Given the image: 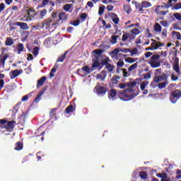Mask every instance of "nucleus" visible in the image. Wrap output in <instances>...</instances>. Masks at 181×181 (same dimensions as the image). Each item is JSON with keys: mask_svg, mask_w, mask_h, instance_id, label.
Returning <instances> with one entry per match:
<instances>
[{"mask_svg": "<svg viewBox=\"0 0 181 181\" xmlns=\"http://www.w3.org/2000/svg\"><path fill=\"white\" fill-rule=\"evenodd\" d=\"M139 94V89L134 86L119 93V97L122 101H130Z\"/></svg>", "mask_w": 181, "mask_h": 181, "instance_id": "obj_1", "label": "nucleus"}, {"mask_svg": "<svg viewBox=\"0 0 181 181\" xmlns=\"http://www.w3.org/2000/svg\"><path fill=\"white\" fill-rule=\"evenodd\" d=\"M166 56H168L166 52L161 51L160 52H158L151 56V59L148 61V64H150L152 69H158V67H160V61H159V59L160 57H166Z\"/></svg>", "mask_w": 181, "mask_h": 181, "instance_id": "obj_2", "label": "nucleus"}, {"mask_svg": "<svg viewBox=\"0 0 181 181\" xmlns=\"http://www.w3.org/2000/svg\"><path fill=\"white\" fill-rule=\"evenodd\" d=\"M0 128L1 129H6L7 132H12L13 128H15V122H8L6 120L0 119Z\"/></svg>", "mask_w": 181, "mask_h": 181, "instance_id": "obj_3", "label": "nucleus"}, {"mask_svg": "<svg viewBox=\"0 0 181 181\" xmlns=\"http://www.w3.org/2000/svg\"><path fill=\"white\" fill-rule=\"evenodd\" d=\"M59 23V21H54L51 18H47L44 21L43 23L39 24V28H45V29H53V26H56Z\"/></svg>", "mask_w": 181, "mask_h": 181, "instance_id": "obj_4", "label": "nucleus"}, {"mask_svg": "<svg viewBox=\"0 0 181 181\" xmlns=\"http://www.w3.org/2000/svg\"><path fill=\"white\" fill-rule=\"evenodd\" d=\"M126 29H131L130 33L135 37L136 36V35H139V33H141V27H139V23H135L127 26Z\"/></svg>", "mask_w": 181, "mask_h": 181, "instance_id": "obj_5", "label": "nucleus"}, {"mask_svg": "<svg viewBox=\"0 0 181 181\" xmlns=\"http://www.w3.org/2000/svg\"><path fill=\"white\" fill-rule=\"evenodd\" d=\"M134 39H135V35H132L131 33L124 34L122 37V40L124 43H127V45L131 43Z\"/></svg>", "mask_w": 181, "mask_h": 181, "instance_id": "obj_6", "label": "nucleus"}, {"mask_svg": "<svg viewBox=\"0 0 181 181\" xmlns=\"http://www.w3.org/2000/svg\"><path fill=\"white\" fill-rule=\"evenodd\" d=\"M110 54L113 60H119V58L124 56V54L119 53V48L115 49Z\"/></svg>", "mask_w": 181, "mask_h": 181, "instance_id": "obj_7", "label": "nucleus"}, {"mask_svg": "<svg viewBox=\"0 0 181 181\" xmlns=\"http://www.w3.org/2000/svg\"><path fill=\"white\" fill-rule=\"evenodd\" d=\"M77 71L79 76H84V74H83V71H84L86 75L90 74V73L93 72V69L89 68L88 66H85L82 67L81 69H78Z\"/></svg>", "mask_w": 181, "mask_h": 181, "instance_id": "obj_8", "label": "nucleus"}, {"mask_svg": "<svg viewBox=\"0 0 181 181\" xmlns=\"http://www.w3.org/2000/svg\"><path fill=\"white\" fill-rule=\"evenodd\" d=\"M169 77L166 74H163L160 76H156L153 78L154 83H160V81H168Z\"/></svg>", "mask_w": 181, "mask_h": 181, "instance_id": "obj_9", "label": "nucleus"}, {"mask_svg": "<svg viewBox=\"0 0 181 181\" xmlns=\"http://www.w3.org/2000/svg\"><path fill=\"white\" fill-rule=\"evenodd\" d=\"M151 42H152L151 43V46L153 50H158L159 47H162V46H163V44H162V42H158L156 40L151 39Z\"/></svg>", "mask_w": 181, "mask_h": 181, "instance_id": "obj_10", "label": "nucleus"}, {"mask_svg": "<svg viewBox=\"0 0 181 181\" xmlns=\"http://www.w3.org/2000/svg\"><path fill=\"white\" fill-rule=\"evenodd\" d=\"M163 8H165L163 6H157V7L155 9V12L157 15H160V16H165L166 15V13H168V12L169 11H163Z\"/></svg>", "mask_w": 181, "mask_h": 181, "instance_id": "obj_11", "label": "nucleus"}, {"mask_svg": "<svg viewBox=\"0 0 181 181\" xmlns=\"http://www.w3.org/2000/svg\"><path fill=\"white\" fill-rule=\"evenodd\" d=\"M109 16L115 25H118L119 23V18H118V16L115 14V13H110Z\"/></svg>", "mask_w": 181, "mask_h": 181, "instance_id": "obj_12", "label": "nucleus"}, {"mask_svg": "<svg viewBox=\"0 0 181 181\" xmlns=\"http://www.w3.org/2000/svg\"><path fill=\"white\" fill-rule=\"evenodd\" d=\"M107 77V71H102L100 74H96L97 80H100V81H104Z\"/></svg>", "mask_w": 181, "mask_h": 181, "instance_id": "obj_13", "label": "nucleus"}, {"mask_svg": "<svg viewBox=\"0 0 181 181\" xmlns=\"http://www.w3.org/2000/svg\"><path fill=\"white\" fill-rule=\"evenodd\" d=\"M14 25L15 26H19L23 30H28L29 29V25L26 23L16 22Z\"/></svg>", "mask_w": 181, "mask_h": 181, "instance_id": "obj_14", "label": "nucleus"}, {"mask_svg": "<svg viewBox=\"0 0 181 181\" xmlns=\"http://www.w3.org/2000/svg\"><path fill=\"white\" fill-rule=\"evenodd\" d=\"M108 97L109 99H110L112 101H114V100H117V90L114 89L109 90Z\"/></svg>", "mask_w": 181, "mask_h": 181, "instance_id": "obj_15", "label": "nucleus"}, {"mask_svg": "<svg viewBox=\"0 0 181 181\" xmlns=\"http://www.w3.org/2000/svg\"><path fill=\"white\" fill-rule=\"evenodd\" d=\"M95 89L98 95H104L106 93L105 88L102 86H96Z\"/></svg>", "mask_w": 181, "mask_h": 181, "instance_id": "obj_16", "label": "nucleus"}, {"mask_svg": "<svg viewBox=\"0 0 181 181\" xmlns=\"http://www.w3.org/2000/svg\"><path fill=\"white\" fill-rule=\"evenodd\" d=\"M16 50L18 53V54H21L23 50H25V47L23 46V44L18 43V45L16 47Z\"/></svg>", "mask_w": 181, "mask_h": 181, "instance_id": "obj_17", "label": "nucleus"}, {"mask_svg": "<svg viewBox=\"0 0 181 181\" xmlns=\"http://www.w3.org/2000/svg\"><path fill=\"white\" fill-rule=\"evenodd\" d=\"M21 21L22 22H31L32 18L29 17V15L28 14V11H26V13L21 16Z\"/></svg>", "mask_w": 181, "mask_h": 181, "instance_id": "obj_18", "label": "nucleus"}, {"mask_svg": "<svg viewBox=\"0 0 181 181\" xmlns=\"http://www.w3.org/2000/svg\"><path fill=\"white\" fill-rule=\"evenodd\" d=\"M27 13H28L29 18H30V19H32V18H35L36 16V11H35V9H33V8H30V9L27 10Z\"/></svg>", "mask_w": 181, "mask_h": 181, "instance_id": "obj_19", "label": "nucleus"}, {"mask_svg": "<svg viewBox=\"0 0 181 181\" xmlns=\"http://www.w3.org/2000/svg\"><path fill=\"white\" fill-rule=\"evenodd\" d=\"M100 66H101V63L100 62V60L98 59L94 60L91 66V69H93V71H94V70L97 69V67H100Z\"/></svg>", "mask_w": 181, "mask_h": 181, "instance_id": "obj_20", "label": "nucleus"}, {"mask_svg": "<svg viewBox=\"0 0 181 181\" xmlns=\"http://www.w3.org/2000/svg\"><path fill=\"white\" fill-rule=\"evenodd\" d=\"M20 74L21 71L19 70H14L10 72V77L12 79L16 78V77H18V76H19Z\"/></svg>", "mask_w": 181, "mask_h": 181, "instance_id": "obj_21", "label": "nucleus"}, {"mask_svg": "<svg viewBox=\"0 0 181 181\" xmlns=\"http://www.w3.org/2000/svg\"><path fill=\"white\" fill-rule=\"evenodd\" d=\"M59 21H67V14L64 12H61L58 15Z\"/></svg>", "mask_w": 181, "mask_h": 181, "instance_id": "obj_22", "label": "nucleus"}, {"mask_svg": "<svg viewBox=\"0 0 181 181\" xmlns=\"http://www.w3.org/2000/svg\"><path fill=\"white\" fill-rule=\"evenodd\" d=\"M181 91L180 90H175L172 93L171 96H173L174 98H180Z\"/></svg>", "mask_w": 181, "mask_h": 181, "instance_id": "obj_23", "label": "nucleus"}, {"mask_svg": "<svg viewBox=\"0 0 181 181\" xmlns=\"http://www.w3.org/2000/svg\"><path fill=\"white\" fill-rule=\"evenodd\" d=\"M132 5L135 6L136 9H139V11L141 12L142 11H144L143 7H142V4L136 2V1H132Z\"/></svg>", "mask_w": 181, "mask_h": 181, "instance_id": "obj_24", "label": "nucleus"}, {"mask_svg": "<svg viewBox=\"0 0 181 181\" xmlns=\"http://www.w3.org/2000/svg\"><path fill=\"white\" fill-rule=\"evenodd\" d=\"M15 43V41L11 37H7L5 41L6 46H12Z\"/></svg>", "mask_w": 181, "mask_h": 181, "instance_id": "obj_25", "label": "nucleus"}, {"mask_svg": "<svg viewBox=\"0 0 181 181\" xmlns=\"http://www.w3.org/2000/svg\"><path fill=\"white\" fill-rule=\"evenodd\" d=\"M173 70L175 71L177 76H180L181 71H180V69L179 68V63L177 62V63L173 64Z\"/></svg>", "mask_w": 181, "mask_h": 181, "instance_id": "obj_26", "label": "nucleus"}, {"mask_svg": "<svg viewBox=\"0 0 181 181\" xmlns=\"http://www.w3.org/2000/svg\"><path fill=\"white\" fill-rule=\"evenodd\" d=\"M76 108L72 105H70L66 108L65 112H66V114H70V112H74Z\"/></svg>", "mask_w": 181, "mask_h": 181, "instance_id": "obj_27", "label": "nucleus"}, {"mask_svg": "<svg viewBox=\"0 0 181 181\" xmlns=\"http://www.w3.org/2000/svg\"><path fill=\"white\" fill-rule=\"evenodd\" d=\"M129 53L131 54V56H139L140 52L139 50H138L137 48H133L132 50H130Z\"/></svg>", "mask_w": 181, "mask_h": 181, "instance_id": "obj_28", "label": "nucleus"}, {"mask_svg": "<svg viewBox=\"0 0 181 181\" xmlns=\"http://www.w3.org/2000/svg\"><path fill=\"white\" fill-rule=\"evenodd\" d=\"M43 94H45V90L40 91V93L37 95V96L35 99V103H39V101H40V100H42V98H40V97H42L43 95Z\"/></svg>", "mask_w": 181, "mask_h": 181, "instance_id": "obj_29", "label": "nucleus"}, {"mask_svg": "<svg viewBox=\"0 0 181 181\" xmlns=\"http://www.w3.org/2000/svg\"><path fill=\"white\" fill-rule=\"evenodd\" d=\"M173 39H177V40H181V35L180 33L173 31Z\"/></svg>", "mask_w": 181, "mask_h": 181, "instance_id": "obj_30", "label": "nucleus"}, {"mask_svg": "<svg viewBox=\"0 0 181 181\" xmlns=\"http://www.w3.org/2000/svg\"><path fill=\"white\" fill-rule=\"evenodd\" d=\"M120 78H121V77H119L117 75H115V76H113V77L111 79V83L112 84H118V81H119Z\"/></svg>", "mask_w": 181, "mask_h": 181, "instance_id": "obj_31", "label": "nucleus"}, {"mask_svg": "<svg viewBox=\"0 0 181 181\" xmlns=\"http://www.w3.org/2000/svg\"><path fill=\"white\" fill-rule=\"evenodd\" d=\"M45 81H46V76H43L42 78L38 80L37 87H42V86H43L45 83Z\"/></svg>", "mask_w": 181, "mask_h": 181, "instance_id": "obj_32", "label": "nucleus"}, {"mask_svg": "<svg viewBox=\"0 0 181 181\" xmlns=\"http://www.w3.org/2000/svg\"><path fill=\"white\" fill-rule=\"evenodd\" d=\"M149 84V81H144L143 82L141 83L140 84V88L141 91H144L145 88H146V86Z\"/></svg>", "mask_w": 181, "mask_h": 181, "instance_id": "obj_33", "label": "nucleus"}, {"mask_svg": "<svg viewBox=\"0 0 181 181\" xmlns=\"http://www.w3.org/2000/svg\"><path fill=\"white\" fill-rule=\"evenodd\" d=\"M165 82H161L158 83V87L160 88V90H162V88H165L168 84H169V81H164Z\"/></svg>", "mask_w": 181, "mask_h": 181, "instance_id": "obj_34", "label": "nucleus"}, {"mask_svg": "<svg viewBox=\"0 0 181 181\" xmlns=\"http://www.w3.org/2000/svg\"><path fill=\"white\" fill-rule=\"evenodd\" d=\"M126 63H135V62L138 61V58H132V57H127L125 59Z\"/></svg>", "mask_w": 181, "mask_h": 181, "instance_id": "obj_35", "label": "nucleus"}, {"mask_svg": "<svg viewBox=\"0 0 181 181\" xmlns=\"http://www.w3.org/2000/svg\"><path fill=\"white\" fill-rule=\"evenodd\" d=\"M154 30L157 33L162 32V26H160V24H159V23H156L154 25Z\"/></svg>", "mask_w": 181, "mask_h": 181, "instance_id": "obj_36", "label": "nucleus"}, {"mask_svg": "<svg viewBox=\"0 0 181 181\" xmlns=\"http://www.w3.org/2000/svg\"><path fill=\"white\" fill-rule=\"evenodd\" d=\"M150 6H152V4L149 1H142L141 2V8H150Z\"/></svg>", "mask_w": 181, "mask_h": 181, "instance_id": "obj_37", "label": "nucleus"}, {"mask_svg": "<svg viewBox=\"0 0 181 181\" xmlns=\"http://www.w3.org/2000/svg\"><path fill=\"white\" fill-rule=\"evenodd\" d=\"M118 37H119V36L118 35H112L111 37V39H110V42L112 45H115L117 44V41L118 40Z\"/></svg>", "mask_w": 181, "mask_h": 181, "instance_id": "obj_38", "label": "nucleus"}, {"mask_svg": "<svg viewBox=\"0 0 181 181\" xmlns=\"http://www.w3.org/2000/svg\"><path fill=\"white\" fill-rule=\"evenodd\" d=\"M21 149H23V144L21 142H17L16 144L15 150L16 151H21Z\"/></svg>", "mask_w": 181, "mask_h": 181, "instance_id": "obj_39", "label": "nucleus"}, {"mask_svg": "<svg viewBox=\"0 0 181 181\" xmlns=\"http://www.w3.org/2000/svg\"><path fill=\"white\" fill-rule=\"evenodd\" d=\"M101 63L105 66H107V64H110V58L107 57H105L102 59Z\"/></svg>", "mask_w": 181, "mask_h": 181, "instance_id": "obj_40", "label": "nucleus"}, {"mask_svg": "<svg viewBox=\"0 0 181 181\" xmlns=\"http://www.w3.org/2000/svg\"><path fill=\"white\" fill-rule=\"evenodd\" d=\"M124 9L125 12L127 13L128 14L131 13L132 11V9L131 8V6H129V5H124Z\"/></svg>", "mask_w": 181, "mask_h": 181, "instance_id": "obj_41", "label": "nucleus"}, {"mask_svg": "<svg viewBox=\"0 0 181 181\" xmlns=\"http://www.w3.org/2000/svg\"><path fill=\"white\" fill-rule=\"evenodd\" d=\"M139 176L141 179H143L144 180L148 179V175H146V172L145 171H142L139 173Z\"/></svg>", "mask_w": 181, "mask_h": 181, "instance_id": "obj_42", "label": "nucleus"}, {"mask_svg": "<svg viewBox=\"0 0 181 181\" xmlns=\"http://www.w3.org/2000/svg\"><path fill=\"white\" fill-rule=\"evenodd\" d=\"M73 8V4H65L64 6V11H66V12H69Z\"/></svg>", "mask_w": 181, "mask_h": 181, "instance_id": "obj_43", "label": "nucleus"}, {"mask_svg": "<svg viewBox=\"0 0 181 181\" xmlns=\"http://www.w3.org/2000/svg\"><path fill=\"white\" fill-rule=\"evenodd\" d=\"M136 67H138V62L133 64L132 65H131L129 68L128 70L129 71H133V70H135V69H136Z\"/></svg>", "mask_w": 181, "mask_h": 181, "instance_id": "obj_44", "label": "nucleus"}, {"mask_svg": "<svg viewBox=\"0 0 181 181\" xmlns=\"http://www.w3.org/2000/svg\"><path fill=\"white\" fill-rule=\"evenodd\" d=\"M47 14V9L42 10L40 13L41 19H43V18H45V16H46Z\"/></svg>", "mask_w": 181, "mask_h": 181, "instance_id": "obj_45", "label": "nucleus"}, {"mask_svg": "<svg viewBox=\"0 0 181 181\" xmlns=\"http://www.w3.org/2000/svg\"><path fill=\"white\" fill-rule=\"evenodd\" d=\"M67 55V52H65L63 55L59 57L57 62H62L64 61V59H66V56Z\"/></svg>", "mask_w": 181, "mask_h": 181, "instance_id": "obj_46", "label": "nucleus"}, {"mask_svg": "<svg viewBox=\"0 0 181 181\" xmlns=\"http://www.w3.org/2000/svg\"><path fill=\"white\" fill-rule=\"evenodd\" d=\"M8 56L7 54H5L3 56V57L1 59V63L2 66H4V64H5V62L6 61V59H8Z\"/></svg>", "mask_w": 181, "mask_h": 181, "instance_id": "obj_47", "label": "nucleus"}, {"mask_svg": "<svg viewBox=\"0 0 181 181\" xmlns=\"http://www.w3.org/2000/svg\"><path fill=\"white\" fill-rule=\"evenodd\" d=\"M119 50L122 53H129V52H131V49L128 48H119Z\"/></svg>", "mask_w": 181, "mask_h": 181, "instance_id": "obj_48", "label": "nucleus"}, {"mask_svg": "<svg viewBox=\"0 0 181 181\" xmlns=\"http://www.w3.org/2000/svg\"><path fill=\"white\" fill-rule=\"evenodd\" d=\"M30 97H32V93H29V94H28L26 95H24L22 98L21 100L22 101H28V100L29 99Z\"/></svg>", "mask_w": 181, "mask_h": 181, "instance_id": "obj_49", "label": "nucleus"}, {"mask_svg": "<svg viewBox=\"0 0 181 181\" xmlns=\"http://www.w3.org/2000/svg\"><path fill=\"white\" fill-rule=\"evenodd\" d=\"M33 54L35 56H37V54H39V47H34L33 49Z\"/></svg>", "mask_w": 181, "mask_h": 181, "instance_id": "obj_50", "label": "nucleus"}, {"mask_svg": "<svg viewBox=\"0 0 181 181\" xmlns=\"http://www.w3.org/2000/svg\"><path fill=\"white\" fill-rule=\"evenodd\" d=\"M105 67L108 71H112L114 70V66L111 64H107Z\"/></svg>", "mask_w": 181, "mask_h": 181, "instance_id": "obj_51", "label": "nucleus"}, {"mask_svg": "<svg viewBox=\"0 0 181 181\" xmlns=\"http://www.w3.org/2000/svg\"><path fill=\"white\" fill-rule=\"evenodd\" d=\"M105 9V6H100L99 8V11H98L99 15H103V13H104Z\"/></svg>", "mask_w": 181, "mask_h": 181, "instance_id": "obj_52", "label": "nucleus"}, {"mask_svg": "<svg viewBox=\"0 0 181 181\" xmlns=\"http://www.w3.org/2000/svg\"><path fill=\"white\" fill-rule=\"evenodd\" d=\"M57 69H56V67H54L52 69L50 73H49V76L50 77H54V72L57 71Z\"/></svg>", "mask_w": 181, "mask_h": 181, "instance_id": "obj_53", "label": "nucleus"}, {"mask_svg": "<svg viewBox=\"0 0 181 181\" xmlns=\"http://www.w3.org/2000/svg\"><path fill=\"white\" fill-rule=\"evenodd\" d=\"M93 53H95V54H97L98 56H101V54H103V51L101 49H95L93 51Z\"/></svg>", "mask_w": 181, "mask_h": 181, "instance_id": "obj_54", "label": "nucleus"}, {"mask_svg": "<svg viewBox=\"0 0 181 181\" xmlns=\"http://www.w3.org/2000/svg\"><path fill=\"white\" fill-rule=\"evenodd\" d=\"M174 18L177 19V21H181V15L179 13H174Z\"/></svg>", "mask_w": 181, "mask_h": 181, "instance_id": "obj_55", "label": "nucleus"}, {"mask_svg": "<svg viewBox=\"0 0 181 181\" xmlns=\"http://www.w3.org/2000/svg\"><path fill=\"white\" fill-rule=\"evenodd\" d=\"M170 100L173 104H175L176 103V101H177V100L179 99L177 98H174L173 96L170 95Z\"/></svg>", "mask_w": 181, "mask_h": 181, "instance_id": "obj_56", "label": "nucleus"}, {"mask_svg": "<svg viewBox=\"0 0 181 181\" xmlns=\"http://www.w3.org/2000/svg\"><path fill=\"white\" fill-rule=\"evenodd\" d=\"M168 4L169 6H168L166 4H164L165 8L166 9H169V7H170V6H173V4H172V0H168Z\"/></svg>", "mask_w": 181, "mask_h": 181, "instance_id": "obj_57", "label": "nucleus"}, {"mask_svg": "<svg viewBox=\"0 0 181 181\" xmlns=\"http://www.w3.org/2000/svg\"><path fill=\"white\" fill-rule=\"evenodd\" d=\"M117 67H122L124 66V61L122 59H119L117 63Z\"/></svg>", "mask_w": 181, "mask_h": 181, "instance_id": "obj_58", "label": "nucleus"}, {"mask_svg": "<svg viewBox=\"0 0 181 181\" xmlns=\"http://www.w3.org/2000/svg\"><path fill=\"white\" fill-rule=\"evenodd\" d=\"M173 9H181V2L177 3L173 6Z\"/></svg>", "mask_w": 181, "mask_h": 181, "instance_id": "obj_59", "label": "nucleus"}, {"mask_svg": "<svg viewBox=\"0 0 181 181\" xmlns=\"http://www.w3.org/2000/svg\"><path fill=\"white\" fill-rule=\"evenodd\" d=\"M71 25H73V26H78L80 25V20L74 21L71 23Z\"/></svg>", "mask_w": 181, "mask_h": 181, "instance_id": "obj_60", "label": "nucleus"}, {"mask_svg": "<svg viewBox=\"0 0 181 181\" xmlns=\"http://www.w3.org/2000/svg\"><path fill=\"white\" fill-rule=\"evenodd\" d=\"M122 74L124 77H129V74H128V72L127 71V69H122Z\"/></svg>", "mask_w": 181, "mask_h": 181, "instance_id": "obj_61", "label": "nucleus"}, {"mask_svg": "<svg viewBox=\"0 0 181 181\" xmlns=\"http://www.w3.org/2000/svg\"><path fill=\"white\" fill-rule=\"evenodd\" d=\"M171 80H173V81H177V80H179V77H177V76H176L175 74H172Z\"/></svg>", "mask_w": 181, "mask_h": 181, "instance_id": "obj_62", "label": "nucleus"}, {"mask_svg": "<svg viewBox=\"0 0 181 181\" xmlns=\"http://www.w3.org/2000/svg\"><path fill=\"white\" fill-rule=\"evenodd\" d=\"M151 77H152V75H151V74H149V73H147L144 75L145 80H149V78H151Z\"/></svg>", "mask_w": 181, "mask_h": 181, "instance_id": "obj_63", "label": "nucleus"}, {"mask_svg": "<svg viewBox=\"0 0 181 181\" xmlns=\"http://www.w3.org/2000/svg\"><path fill=\"white\" fill-rule=\"evenodd\" d=\"M4 9H5V4L1 3L0 4V13H1V12H2V11H4Z\"/></svg>", "mask_w": 181, "mask_h": 181, "instance_id": "obj_64", "label": "nucleus"}]
</instances>
